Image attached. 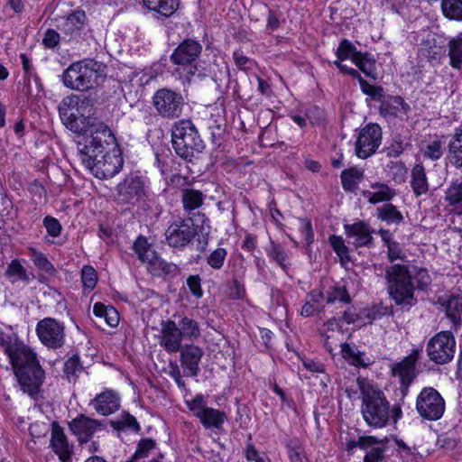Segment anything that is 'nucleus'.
Returning a JSON list of instances; mask_svg holds the SVG:
<instances>
[{"label":"nucleus","instance_id":"412c9836","mask_svg":"<svg viewBox=\"0 0 462 462\" xmlns=\"http://www.w3.org/2000/svg\"><path fill=\"white\" fill-rule=\"evenodd\" d=\"M51 447L61 462H69L73 454V445L69 443L64 430L56 422L52 424Z\"/></svg>","mask_w":462,"mask_h":462},{"label":"nucleus","instance_id":"6e6552de","mask_svg":"<svg viewBox=\"0 0 462 462\" xmlns=\"http://www.w3.org/2000/svg\"><path fill=\"white\" fill-rule=\"evenodd\" d=\"M456 340L450 331H440L427 343L426 352L429 359L437 365L450 362L455 354Z\"/></svg>","mask_w":462,"mask_h":462},{"label":"nucleus","instance_id":"a18cd8bd","mask_svg":"<svg viewBox=\"0 0 462 462\" xmlns=\"http://www.w3.org/2000/svg\"><path fill=\"white\" fill-rule=\"evenodd\" d=\"M341 352L345 359H348L350 364L356 366H365L366 364L364 362L362 356L363 353L356 351V348L350 346L348 343L341 344Z\"/></svg>","mask_w":462,"mask_h":462},{"label":"nucleus","instance_id":"052dcab7","mask_svg":"<svg viewBox=\"0 0 462 462\" xmlns=\"http://www.w3.org/2000/svg\"><path fill=\"white\" fill-rule=\"evenodd\" d=\"M43 226L47 233L52 237H58L62 230V226L59 220L51 216H47L43 218Z\"/></svg>","mask_w":462,"mask_h":462},{"label":"nucleus","instance_id":"7ed1b4c3","mask_svg":"<svg viewBox=\"0 0 462 462\" xmlns=\"http://www.w3.org/2000/svg\"><path fill=\"white\" fill-rule=\"evenodd\" d=\"M10 363L22 391L32 398L39 393L44 380L36 354L29 346H20L10 353Z\"/></svg>","mask_w":462,"mask_h":462},{"label":"nucleus","instance_id":"72a5a7b5","mask_svg":"<svg viewBox=\"0 0 462 462\" xmlns=\"http://www.w3.org/2000/svg\"><path fill=\"white\" fill-rule=\"evenodd\" d=\"M448 152L452 163L457 168H462V128L456 130L448 143Z\"/></svg>","mask_w":462,"mask_h":462},{"label":"nucleus","instance_id":"13d9d810","mask_svg":"<svg viewBox=\"0 0 462 462\" xmlns=\"http://www.w3.org/2000/svg\"><path fill=\"white\" fill-rule=\"evenodd\" d=\"M423 156L432 161H437L441 158L443 154L442 143L439 140H435L427 144L423 150Z\"/></svg>","mask_w":462,"mask_h":462},{"label":"nucleus","instance_id":"4be33fe9","mask_svg":"<svg viewBox=\"0 0 462 462\" xmlns=\"http://www.w3.org/2000/svg\"><path fill=\"white\" fill-rule=\"evenodd\" d=\"M92 402L95 410L105 416L116 412L120 407V398L112 390H106L97 394Z\"/></svg>","mask_w":462,"mask_h":462},{"label":"nucleus","instance_id":"2f4dec72","mask_svg":"<svg viewBox=\"0 0 462 462\" xmlns=\"http://www.w3.org/2000/svg\"><path fill=\"white\" fill-rule=\"evenodd\" d=\"M265 252L284 272L289 270L291 266L289 256L281 244L271 239L269 246L265 248Z\"/></svg>","mask_w":462,"mask_h":462},{"label":"nucleus","instance_id":"473e14b6","mask_svg":"<svg viewBox=\"0 0 462 462\" xmlns=\"http://www.w3.org/2000/svg\"><path fill=\"white\" fill-rule=\"evenodd\" d=\"M449 64L453 69H462V33L448 42Z\"/></svg>","mask_w":462,"mask_h":462},{"label":"nucleus","instance_id":"1a4fd4ad","mask_svg":"<svg viewBox=\"0 0 462 462\" xmlns=\"http://www.w3.org/2000/svg\"><path fill=\"white\" fill-rule=\"evenodd\" d=\"M152 105L162 118L174 119L181 116L185 102L180 93L164 88L154 93Z\"/></svg>","mask_w":462,"mask_h":462},{"label":"nucleus","instance_id":"20e7f679","mask_svg":"<svg viewBox=\"0 0 462 462\" xmlns=\"http://www.w3.org/2000/svg\"><path fill=\"white\" fill-rule=\"evenodd\" d=\"M356 383L362 395L363 419L369 427H385L390 420V403L383 392L365 378L358 377Z\"/></svg>","mask_w":462,"mask_h":462},{"label":"nucleus","instance_id":"37998d69","mask_svg":"<svg viewBox=\"0 0 462 462\" xmlns=\"http://www.w3.org/2000/svg\"><path fill=\"white\" fill-rule=\"evenodd\" d=\"M81 99L79 95L71 94L65 97L59 105L60 116L67 118L71 116L70 112H77V106Z\"/></svg>","mask_w":462,"mask_h":462},{"label":"nucleus","instance_id":"f257e3e1","mask_svg":"<svg viewBox=\"0 0 462 462\" xmlns=\"http://www.w3.org/2000/svg\"><path fill=\"white\" fill-rule=\"evenodd\" d=\"M109 127L101 121H88L85 134L79 137L77 149L82 163L92 174L100 179H109L123 167V158L116 149H111L107 138L112 137Z\"/></svg>","mask_w":462,"mask_h":462},{"label":"nucleus","instance_id":"603ef678","mask_svg":"<svg viewBox=\"0 0 462 462\" xmlns=\"http://www.w3.org/2000/svg\"><path fill=\"white\" fill-rule=\"evenodd\" d=\"M360 88L362 92L369 96L373 100L379 102L383 98V88L381 86H374L365 79H361Z\"/></svg>","mask_w":462,"mask_h":462},{"label":"nucleus","instance_id":"aec40b11","mask_svg":"<svg viewBox=\"0 0 462 462\" xmlns=\"http://www.w3.org/2000/svg\"><path fill=\"white\" fill-rule=\"evenodd\" d=\"M344 230L348 237L355 238L354 245L356 247H373L374 237L373 233L374 232L370 225L365 221H357L354 224L344 225Z\"/></svg>","mask_w":462,"mask_h":462},{"label":"nucleus","instance_id":"2eb2a0df","mask_svg":"<svg viewBox=\"0 0 462 462\" xmlns=\"http://www.w3.org/2000/svg\"><path fill=\"white\" fill-rule=\"evenodd\" d=\"M117 199L123 203L135 204L144 196L142 179L137 175H128L117 187Z\"/></svg>","mask_w":462,"mask_h":462},{"label":"nucleus","instance_id":"423d86ee","mask_svg":"<svg viewBox=\"0 0 462 462\" xmlns=\"http://www.w3.org/2000/svg\"><path fill=\"white\" fill-rule=\"evenodd\" d=\"M171 145L175 153L186 162H192L202 153L205 143L190 120L175 122L171 128Z\"/></svg>","mask_w":462,"mask_h":462},{"label":"nucleus","instance_id":"680f3d73","mask_svg":"<svg viewBox=\"0 0 462 462\" xmlns=\"http://www.w3.org/2000/svg\"><path fill=\"white\" fill-rule=\"evenodd\" d=\"M187 286L191 294L197 299H200L203 296L201 279L199 274L189 276L187 278Z\"/></svg>","mask_w":462,"mask_h":462},{"label":"nucleus","instance_id":"338daca9","mask_svg":"<svg viewBox=\"0 0 462 462\" xmlns=\"http://www.w3.org/2000/svg\"><path fill=\"white\" fill-rule=\"evenodd\" d=\"M387 247V255L391 262L395 260H402L405 258V254L403 253L400 244L398 242H393L390 244Z\"/></svg>","mask_w":462,"mask_h":462},{"label":"nucleus","instance_id":"ea45409f","mask_svg":"<svg viewBox=\"0 0 462 462\" xmlns=\"http://www.w3.org/2000/svg\"><path fill=\"white\" fill-rule=\"evenodd\" d=\"M86 20V14L82 10L75 11L69 14L63 23V30L66 33L72 35L74 32H79Z\"/></svg>","mask_w":462,"mask_h":462},{"label":"nucleus","instance_id":"4d7b16f0","mask_svg":"<svg viewBox=\"0 0 462 462\" xmlns=\"http://www.w3.org/2000/svg\"><path fill=\"white\" fill-rule=\"evenodd\" d=\"M382 440L373 436L360 437L357 441H350L347 443V451L352 450L354 448L358 447L361 449L367 450L373 445H379Z\"/></svg>","mask_w":462,"mask_h":462},{"label":"nucleus","instance_id":"7c9ffc66","mask_svg":"<svg viewBox=\"0 0 462 462\" xmlns=\"http://www.w3.org/2000/svg\"><path fill=\"white\" fill-rule=\"evenodd\" d=\"M204 198L205 195L200 190L189 188L181 189V202L186 212L200 208Z\"/></svg>","mask_w":462,"mask_h":462},{"label":"nucleus","instance_id":"f3484780","mask_svg":"<svg viewBox=\"0 0 462 462\" xmlns=\"http://www.w3.org/2000/svg\"><path fill=\"white\" fill-rule=\"evenodd\" d=\"M69 428L77 436L79 446H82L89 441L97 430L104 428V425L97 420L80 414L69 423Z\"/></svg>","mask_w":462,"mask_h":462},{"label":"nucleus","instance_id":"dca6fc26","mask_svg":"<svg viewBox=\"0 0 462 462\" xmlns=\"http://www.w3.org/2000/svg\"><path fill=\"white\" fill-rule=\"evenodd\" d=\"M183 339L175 321L168 319L161 322V331L158 336V340L160 346L168 353L179 352L183 347L181 346Z\"/></svg>","mask_w":462,"mask_h":462},{"label":"nucleus","instance_id":"3c124183","mask_svg":"<svg viewBox=\"0 0 462 462\" xmlns=\"http://www.w3.org/2000/svg\"><path fill=\"white\" fill-rule=\"evenodd\" d=\"M226 255V250L223 247H218L210 253L207 258V263L211 268L219 270L224 265Z\"/></svg>","mask_w":462,"mask_h":462},{"label":"nucleus","instance_id":"393cba45","mask_svg":"<svg viewBox=\"0 0 462 462\" xmlns=\"http://www.w3.org/2000/svg\"><path fill=\"white\" fill-rule=\"evenodd\" d=\"M447 317L455 326L462 322V291L452 292L447 299L445 304Z\"/></svg>","mask_w":462,"mask_h":462},{"label":"nucleus","instance_id":"9b49d317","mask_svg":"<svg viewBox=\"0 0 462 462\" xmlns=\"http://www.w3.org/2000/svg\"><path fill=\"white\" fill-rule=\"evenodd\" d=\"M36 333L40 341L49 348L57 349L64 344L65 327L53 318L40 320L36 326Z\"/></svg>","mask_w":462,"mask_h":462},{"label":"nucleus","instance_id":"a211bd4d","mask_svg":"<svg viewBox=\"0 0 462 462\" xmlns=\"http://www.w3.org/2000/svg\"><path fill=\"white\" fill-rule=\"evenodd\" d=\"M179 352H180V361L184 375L197 376L200 371L199 363L204 356L203 349L196 345L187 344Z\"/></svg>","mask_w":462,"mask_h":462},{"label":"nucleus","instance_id":"8fccbe9b","mask_svg":"<svg viewBox=\"0 0 462 462\" xmlns=\"http://www.w3.org/2000/svg\"><path fill=\"white\" fill-rule=\"evenodd\" d=\"M156 443L152 439H142L138 444L135 452L127 462H136L138 459L144 458L148 456L149 452L153 449Z\"/></svg>","mask_w":462,"mask_h":462},{"label":"nucleus","instance_id":"bb28decb","mask_svg":"<svg viewBox=\"0 0 462 462\" xmlns=\"http://www.w3.org/2000/svg\"><path fill=\"white\" fill-rule=\"evenodd\" d=\"M377 219L385 222L387 225L399 226L403 222L404 217L397 207L390 202L377 207L375 209Z\"/></svg>","mask_w":462,"mask_h":462},{"label":"nucleus","instance_id":"774afa93","mask_svg":"<svg viewBox=\"0 0 462 462\" xmlns=\"http://www.w3.org/2000/svg\"><path fill=\"white\" fill-rule=\"evenodd\" d=\"M305 116L311 124H320L324 121V111L319 106L308 108Z\"/></svg>","mask_w":462,"mask_h":462},{"label":"nucleus","instance_id":"09e8293b","mask_svg":"<svg viewBox=\"0 0 462 462\" xmlns=\"http://www.w3.org/2000/svg\"><path fill=\"white\" fill-rule=\"evenodd\" d=\"M0 346L5 347V352L7 354L10 358L11 351L15 350L16 348H20V346H26L23 342H21L17 336L14 333L5 334L0 330Z\"/></svg>","mask_w":462,"mask_h":462},{"label":"nucleus","instance_id":"c85d7f7f","mask_svg":"<svg viewBox=\"0 0 462 462\" xmlns=\"http://www.w3.org/2000/svg\"><path fill=\"white\" fill-rule=\"evenodd\" d=\"M143 4L150 11L170 17L178 10L180 2L179 0H143Z\"/></svg>","mask_w":462,"mask_h":462},{"label":"nucleus","instance_id":"5701e85b","mask_svg":"<svg viewBox=\"0 0 462 462\" xmlns=\"http://www.w3.org/2000/svg\"><path fill=\"white\" fill-rule=\"evenodd\" d=\"M148 264V271L153 276L175 277L180 273V269L176 264L164 261L156 253H152Z\"/></svg>","mask_w":462,"mask_h":462},{"label":"nucleus","instance_id":"f8f14e48","mask_svg":"<svg viewBox=\"0 0 462 462\" xmlns=\"http://www.w3.org/2000/svg\"><path fill=\"white\" fill-rule=\"evenodd\" d=\"M382 142V129L374 123L367 124L361 129L356 142V154L366 159L375 153Z\"/></svg>","mask_w":462,"mask_h":462},{"label":"nucleus","instance_id":"0eeeda50","mask_svg":"<svg viewBox=\"0 0 462 462\" xmlns=\"http://www.w3.org/2000/svg\"><path fill=\"white\" fill-rule=\"evenodd\" d=\"M186 404L192 414L198 418L206 429L222 428L227 419L225 411L207 406L206 397L199 393L191 400L186 401Z\"/></svg>","mask_w":462,"mask_h":462},{"label":"nucleus","instance_id":"79ce46f5","mask_svg":"<svg viewBox=\"0 0 462 462\" xmlns=\"http://www.w3.org/2000/svg\"><path fill=\"white\" fill-rule=\"evenodd\" d=\"M5 275L10 280L11 282L14 283L18 281L28 282L30 277L26 273L25 268L21 264L17 259L12 260L8 264Z\"/></svg>","mask_w":462,"mask_h":462},{"label":"nucleus","instance_id":"a19ab883","mask_svg":"<svg viewBox=\"0 0 462 462\" xmlns=\"http://www.w3.org/2000/svg\"><path fill=\"white\" fill-rule=\"evenodd\" d=\"M443 15L457 22L462 21V0H441Z\"/></svg>","mask_w":462,"mask_h":462},{"label":"nucleus","instance_id":"69168bd1","mask_svg":"<svg viewBox=\"0 0 462 462\" xmlns=\"http://www.w3.org/2000/svg\"><path fill=\"white\" fill-rule=\"evenodd\" d=\"M0 215L9 219H13L16 216L14 204L7 196L1 198Z\"/></svg>","mask_w":462,"mask_h":462},{"label":"nucleus","instance_id":"cd10ccee","mask_svg":"<svg viewBox=\"0 0 462 462\" xmlns=\"http://www.w3.org/2000/svg\"><path fill=\"white\" fill-rule=\"evenodd\" d=\"M365 177L364 171L357 167H350L342 171L340 174L342 187L346 192H355L357 185Z\"/></svg>","mask_w":462,"mask_h":462},{"label":"nucleus","instance_id":"4468645a","mask_svg":"<svg viewBox=\"0 0 462 462\" xmlns=\"http://www.w3.org/2000/svg\"><path fill=\"white\" fill-rule=\"evenodd\" d=\"M420 350L412 349L411 353L405 356L401 362L393 365L392 374L393 376L399 377V391L402 397H405L411 383L413 382L416 373V363L419 359Z\"/></svg>","mask_w":462,"mask_h":462},{"label":"nucleus","instance_id":"e433bc0d","mask_svg":"<svg viewBox=\"0 0 462 462\" xmlns=\"http://www.w3.org/2000/svg\"><path fill=\"white\" fill-rule=\"evenodd\" d=\"M352 298L344 285L336 284L328 288L326 292L327 304H334L336 302L350 304Z\"/></svg>","mask_w":462,"mask_h":462},{"label":"nucleus","instance_id":"c03bdc74","mask_svg":"<svg viewBox=\"0 0 462 462\" xmlns=\"http://www.w3.org/2000/svg\"><path fill=\"white\" fill-rule=\"evenodd\" d=\"M134 250L142 262H148L152 258V253H156L152 249L151 245L143 236H139L135 240L134 243Z\"/></svg>","mask_w":462,"mask_h":462},{"label":"nucleus","instance_id":"f03ea898","mask_svg":"<svg viewBox=\"0 0 462 462\" xmlns=\"http://www.w3.org/2000/svg\"><path fill=\"white\" fill-rule=\"evenodd\" d=\"M384 278L390 298L402 310H410L417 303L416 289L424 291L431 282L425 269H419L412 274L408 265L400 263L387 267Z\"/></svg>","mask_w":462,"mask_h":462},{"label":"nucleus","instance_id":"a878e982","mask_svg":"<svg viewBox=\"0 0 462 462\" xmlns=\"http://www.w3.org/2000/svg\"><path fill=\"white\" fill-rule=\"evenodd\" d=\"M371 188L376 189V191L365 190L363 191V196L367 198L368 202L373 205L383 201L389 202L396 195L395 190L386 183L374 182L371 184Z\"/></svg>","mask_w":462,"mask_h":462},{"label":"nucleus","instance_id":"9d476101","mask_svg":"<svg viewBox=\"0 0 462 462\" xmlns=\"http://www.w3.org/2000/svg\"><path fill=\"white\" fill-rule=\"evenodd\" d=\"M416 410L423 419L438 420L444 413L445 401L436 389L425 387L417 397Z\"/></svg>","mask_w":462,"mask_h":462},{"label":"nucleus","instance_id":"b1692460","mask_svg":"<svg viewBox=\"0 0 462 462\" xmlns=\"http://www.w3.org/2000/svg\"><path fill=\"white\" fill-rule=\"evenodd\" d=\"M379 112L382 116H396L402 109L404 113L410 110V106L404 102L400 96H391L383 94V98L380 101Z\"/></svg>","mask_w":462,"mask_h":462},{"label":"nucleus","instance_id":"ddd939ff","mask_svg":"<svg viewBox=\"0 0 462 462\" xmlns=\"http://www.w3.org/2000/svg\"><path fill=\"white\" fill-rule=\"evenodd\" d=\"M198 231L191 218L181 219L170 225L165 238L171 247L180 248L188 245Z\"/></svg>","mask_w":462,"mask_h":462},{"label":"nucleus","instance_id":"bf43d9fd","mask_svg":"<svg viewBox=\"0 0 462 462\" xmlns=\"http://www.w3.org/2000/svg\"><path fill=\"white\" fill-rule=\"evenodd\" d=\"M63 371L67 377L69 379L70 376L76 375L77 373L82 371V365L79 361L78 355H73L64 364Z\"/></svg>","mask_w":462,"mask_h":462},{"label":"nucleus","instance_id":"5fc2aeb1","mask_svg":"<svg viewBox=\"0 0 462 462\" xmlns=\"http://www.w3.org/2000/svg\"><path fill=\"white\" fill-rule=\"evenodd\" d=\"M208 129L210 131L212 143L216 146H220L226 135V125L214 120L213 124L209 125Z\"/></svg>","mask_w":462,"mask_h":462},{"label":"nucleus","instance_id":"c9c22d12","mask_svg":"<svg viewBox=\"0 0 462 462\" xmlns=\"http://www.w3.org/2000/svg\"><path fill=\"white\" fill-rule=\"evenodd\" d=\"M354 63L366 77L377 79L375 60L370 54L360 52L357 57L356 56Z\"/></svg>","mask_w":462,"mask_h":462},{"label":"nucleus","instance_id":"6ab92c4d","mask_svg":"<svg viewBox=\"0 0 462 462\" xmlns=\"http://www.w3.org/2000/svg\"><path fill=\"white\" fill-rule=\"evenodd\" d=\"M202 51V45L195 40L185 39L171 55V60L176 65H189L195 61Z\"/></svg>","mask_w":462,"mask_h":462},{"label":"nucleus","instance_id":"49530a36","mask_svg":"<svg viewBox=\"0 0 462 462\" xmlns=\"http://www.w3.org/2000/svg\"><path fill=\"white\" fill-rule=\"evenodd\" d=\"M360 51H358L354 44L346 39L340 42L337 50V57L340 60L351 59L354 62L356 56L357 57Z\"/></svg>","mask_w":462,"mask_h":462},{"label":"nucleus","instance_id":"4c0bfd02","mask_svg":"<svg viewBox=\"0 0 462 462\" xmlns=\"http://www.w3.org/2000/svg\"><path fill=\"white\" fill-rule=\"evenodd\" d=\"M328 242L333 251L339 258V262L342 266H346L350 261L349 249L345 244V240L342 236L337 235H331L328 237Z\"/></svg>","mask_w":462,"mask_h":462},{"label":"nucleus","instance_id":"864d4df0","mask_svg":"<svg viewBox=\"0 0 462 462\" xmlns=\"http://www.w3.org/2000/svg\"><path fill=\"white\" fill-rule=\"evenodd\" d=\"M447 200L450 205H457L461 208L462 206V179L460 182H454L448 188L447 196Z\"/></svg>","mask_w":462,"mask_h":462},{"label":"nucleus","instance_id":"f704fd0d","mask_svg":"<svg viewBox=\"0 0 462 462\" xmlns=\"http://www.w3.org/2000/svg\"><path fill=\"white\" fill-rule=\"evenodd\" d=\"M179 330L183 338L188 340H195L200 337V328L199 323L189 317H183L177 324Z\"/></svg>","mask_w":462,"mask_h":462},{"label":"nucleus","instance_id":"6e6d98bb","mask_svg":"<svg viewBox=\"0 0 462 462\" xmlns=\"http://www.w3.org/2000/svg\"><path fill=\"white\" fill-rule=\"evenodd\" d=\"M81 281L85 288L93 290L97 282L96 270L90 265H85L81 270Z\"/></svg>","mask_w":462,"mask_h":462},{"label":"nucleus","instance_id":"c756f323","mask_svg":"<svg viewBox=\"0 0 462 462\" xmlns=\"http://www.w3.org/2000/svg\"><path fill=\"white\" fill-rule=\"evenodd\" d=\"M411 185L416 196L426 194L429 190V183L426 171L421 163H416L411 170Z\"/></svg>","mask_w":462,"mask_h":462},{"label":"nucleus","instance_id":"58836bf2","mask_svg":"<svg viewBox=\"0 0 462 462\" xmlns=\"http://www.w3.org/2000/svg\"><path fill=\"white\" fill-rule=\"evenodd\" d=\"M110 425L116 430H130L139 432L141 430L136 419L126 411H123L118 419L110 420Z\"/></svg>","mask_w":462,"mask_h":462},{"label":"nucleus","instance_id":"e2e57ef3","mask_svg":"<svg viewBox=\"0 0 462 462\" xmlns=\"http://www.w3.org/2000/svg\"><path fill=\"white\" fill-rule=\"evenodd\" d=\"M79 97L81 101H79V106H77L78 114H80V116L83 117L86 116V114H88L87 116H89L94 106V99L83 95H79Z\"/></svg>","mask_w":462,"mask_h":462},{"label":"nucleus","instance_id":"39448f33","mask_svg":"<svg viewBox=\"0 0 462 462\" xmlns=\"http://www.w3.org/2000/svg\"><path fill=\"white\" fill-rule=\"evenodd\" d=\"M103 78L102 64L91 59L71 63L61 74L63 85L74 91L95 89Z\"/></svg>","mask_w":462,"mask_h":462},{"label":"nucleus","instance_id":"0e129e2a","mask_svg":"<svg viewBox=\"0 0 462 462\" xmlns=\"http://www.w3.org/2000/svg\"><path fill=\"white\" fill-rule=\"evenodd\" d=\"M366 451L364 462H380L383 459L384 449L379 446L373 445Z\"/></svg>","mask_w":462,"mask_h":462},{"label":"nucleus","instance_id":"de8ad7c7","mask_svg":"<svg viewBox=\"0 0 462 462\" xmlns=\"http://www.w3.org/2000/svg\"><path fill=\"white\" fill-rule=\"evenodd\" d=\"M32 260L34 265L42 272H44L51 276L55 275L56 269L44 254L33 251Z\"/></svg>","mask_w":462,"mask_h":462}]
</instances>
